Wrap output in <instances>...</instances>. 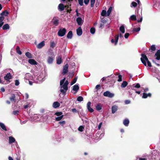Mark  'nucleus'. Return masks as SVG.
<instances>
[{
  "label": "nucleus",
  "instance_id": "nucleus-12",
  "mask_svg": "<svg viewBox=\"0 0 160 160\" xmlns=\"http://www.w3.org/2000/svg\"><path fill=\"white\" fill-rule=\"evenodd\" d=\"M91 102H89L87 104V108L88 111L90 112H92L94 110L91 107Z\"/></svg>",
  "mask_w": 160,
  "mask_h": 160
},
{
  "label": "nucleus",
  "instance_id": "nucleus-21",
  "mask_svg": "<svg viewBox=\"0 0 160 160\" xmlns=\"http://www.w3.org/2000/svg\"><path fill=\"white\" fill-rule=\"evenodd\" d=\"M118 107L116 105L112 106V113H114L118 110Z\"/></svg>",
  "mask_w": 160,
  "mask_h": 160
},
{
  "label": "nucleus",
  "instance_id": "nucleus-5",
  "mask_svg": "<svg viewBox=\"0 0 160 160\" xmlns=\"http://www.w3.org/2000/svg\"><path fill=\"white\" fill-rule=\"evenodd\" d=\"M12 76L10 73H8L4 77L5 80L7 82V83H8L11 82V80L12 78Z\"/></svg>",
  "mask_w": 160,
  "mask_h": 160
},
{
  "label": "nucleus",
  "instance_id": "nucleus-15",
  "mask_svg": "<svg viewBox=\"0 0 160 160\" xmlns=\"http://www.w3.org/2000/svg\"><path fill=\"white\" fill-rule=\"evenodd\" d=\"M154 56L156 57V59L157 60L160 59V50H158L155 54Z\"/></svg>",
  "mask_w": 160,
  "mask_h": 160
},
{
  "label": "nucleus",
  "instance_id": "nucleus-64",
  "mask_svg": "<svg viewBox=\"0 0 160 160\" xmlns=\"http://www.w3.org/2000/svg\"><path fill=\"white\" fill-rule=\"evenodd\" d=\"M125 102L126 104H129L130 103V101L129 100H126L125 101Z\"/></svg>",
  "mask_w": 160,
  "mask_h": 160
},
{
  "label": "nucleus",
  "instance_id": "nucleus-19",
  "mask_svg": "<svg viewBox=\"0 0 160 160\" xmlns=\"http://www.w3.org/2000/svg\"><path fill=\"white\" fill-rule=\"evenodd\" d=\"M45 45V42L44 41H42L41 42L39 43L37 46L38 48L40 49L42 48L43 46Z\"/></svg>",
  "mask_w": 160,
  "mask_h": 160
},
{
  "label": "nucleus",
  "instance_id": "nucleus-33",
  "mask_svg": "<svg viewBox=\"0 0 160 160\" xmlns=\"http://www.w3.org/2000/svg\"><path fill=\"white\" fill-rule=\"evenodd\" d=\"M96 109L98 111H100L102 109V107L100 104H98L96 106Z\"/></svg>",
  "mask_w": 160,
  "mask_h": 160
},
{
  "label": "nucleus",
  "instance_id": "nucleus-20",
  "mask_svg": "<svg viewBox=\"0 0 160 160\" xmlns=\"http://www.w3.org/2000/svg\"><path fill=\"white\" fill-rule=\"evenodd\" d=\"M65 7L64 5L62 3H60L59 4L58 6V10L61 11H63Z\"/></svg>",
  "mask_w": 160,
  "mask_h": 160
},
{
  "label": "nucleus",
  "instance_id": "nucleus-24",
  "mask_svg": "<svg viewBox=\"0 0 160 160\" xmlns=\"http://www.w3.org/2000/svg\"><path fill=\"white\" fill-rule=\"evenodd\" d=\"M4 18L3 16H0V28H1L3 25L4 22L3 20Z\"/></svg>",
  "mask_w": 160,
  "mask_h": 160
},
{
  "label": "nucleus",
  "instance_id": "nucleus-17",
  "mask_svg": "<svg viewBox=\"0 0 160 160\" xmlns=\"http://www.w3.org/2000/svg\"><path fill=\"white\" fill-rule=\"evenodd\" d=\"M76 31L77 34L78 36H80L82 34V31L80 27H79Z\"/></svg>",
  "mask_w": 160,
  "mask_h": 160
},
{
  "label": "nucleus",
  "instance_id": "nucleus-14",
  "mask_svg": "<svg viewBox=\"0 0 160 160\" xmlns=\"http://www.w3.org/2000/svg\"><path fill=\"white\" fill-rule=\"evenodd\" d=\"M76 21L78 25H81L83 23V20L81 18L78 17L76 19Z\"/></svg>",
  "mask_w": 160,
  "mask_h": 160
},
{
  "label": "nucleus",
  "instance_id": "nucleus-11",
  "mask_svg": "<svg viewBox=\"0 0 160 160\" xmlns=\"http://www.w3.org/2000/svg\"><path fill=\"white\" fill-rule=\"evenodd\" d=\"M68 64H66L63 67L62 70V74L63 75L65 74L68 71Z\"/></svg>",
  "mask_w": 160,
  "mask_h": 160
},
{
  "label": "nucleus",
  "instance_id": "nucleus-56",
  "mask_svg": "<svg viewBox=\"0 0 160 160\" xmlns=\"http://www.w3.org/2000/svg\"><path fill=\"white\" fill-rule=\"evenodd\" d=\"M151 50L152 51H154L156 49V47L154 45H152L151 47Z\"/></svg>",
  "mask_w": 160,
  "mask_h": 160
},
{
  "label": "nucleus",
  "instance_id": "nucleus-39",
  "mask_svg": "<svg viewBox=\"0 0 160 160\" xmlns=\"http://www.w3.org/2000/svg\"><path fill=\"white\" fill-rule=\"evenodd\" d=\"M107 12L105 10H103L101 12V15L102 16H107Z\"/></svg>",
  "mask_w": 160,
  "mask_h": 160
},
{
  "label": "nucleus",
  "instance_id": "nucleus-59",
  "mask_svg": "<svg viewBox=\"0 0 160 160\" xmlns=\"http://www.w3.org/2000/svg\"><path fill=\"white\" fill-rule=\"evenodd\" d=\"M101 22L104 24L106 22V20H105L104 18H101Z\"/></svg>",
  "mask_w": 160,
  "mask_h": 160
},
{
  "label": "nucleus",
  "instance_id": "nucleus-48",
  "mask_svg": "<svg viewBox=\"0 0 160 160\" xmlns=\"http://www.w3.org/2000/svg\"><path fill=\"white\" fill-rule=\"evenodd\" d=\"M77 100L79 102H81L83 101V98L81 96H79L77 98Z\"/></svg>",
  "mask_w": 160,
  "mask_h": 160
},
{
  "label": "nucleus",
  "instance_id": "nucleus-47",
  "mask_svg": "<svg viewBox=\"0 0 160 160\" xmlns=\"http://www.w3.org/2000/svg\"><path fill=\"white\" fill-rule=\"evenodd\" d=\"M55 115L56 116L59 117L61 115H62V112H57L55 113Z\"/></svg>",
  "mask_w": 160,
  "mask_h": 160
},
{
  "label": "nucleus",
  "instance_id": "nucleus-2",
  "mask_svg": "<svg viewBox=\"0 0 160 160\" xmlns=\"http://www.w3.org/2000/svg\"><path fill=\"white\" fill-rule=\"evenodd\" d=\"M33 81L38 83H40L43 80V75L41 73H35L34 74Z\"/></svg>",
  "mask_w": 160,
  "mask_h": 160
},
{
  "label": "nucleus",
  "instance_id": "nucleus-55",
  "mask_svg": "<svg viewBox=\"0 0 160 160\" xmlns=\"http://www.w3.org/2000/svg\"><path fill=\"white\" fill-rule=\"evenodd\" d=\"M118 82H121L122 81V76L121 75H119L118 76Z\"/></svg>",
  "mask_w": 160,
  "mask_h": 160
},
{
  "label": "nucleus",
  "instance_id": "nucleus-58",
  "mask_svg": "<svg viewBox=\"0 0 160 160\" xmlns=\"http://www.w3.org/2000/svg\"><path fill=\"white\" fill-rule=\"evenodd\" d=\"M19 111L18 110L14 111L12 112V113L14 115H17L18 114Z\"/></svg>",
  "mask_w": 160,
  "mask_h": 160
},
{
  "label": "nucleus",
  "instance_id": "nucleus-26",
  "mask_svg": "<svg viewBox=\"0 0 160 160\" xmlns=\"http://www.w3.org/2000/svg\"><path fill=\"white\" fill-rule=\"evenodd\" d=\"M129 123V121L128 119H125L123 121V124L126 126H128Z\"/></svg>",
  "mask_w": 160,
  "mask_h": 160
},
{
  "label": "nucleus",
  "instance_id": "nucleus-62",
  "mask_svg": "<svg viewBox=\"0 0 160 160\" xmlns=\"http://www.w3.org/2000/svg\"><path fill=\"white\" fill-rule=\"evenodd\" d=\"M102 122H100L99 125L98 126V129H100L101 127V126H102Z\"/></svg>",
  "mask_w": 160,
  "mask_h": 160
},
{
  "label": "nucleus",
  "instance_id": "nucleus-27",
  "mask_svg": "<svg viewBox=\"0 0 160 160\" xmlns=\"http://www.w3.org/2000/svg\"><path fill=\"white\" fill-rule=\"evenodd\" d=\"M0 127L2 130L5 131H7L6 126L3 123L0 122Z\"/></svg>",
  "mask_w": 160,
  "mask_h": 160
},
{
  "label": "nucleus",
  "instance_id": "nucleus-8",
  "mask_svg": "<svg viewBox=\"0 0 160 160\" xmlns=\"http://www.w3.org/2000/svg\"><path fill=\"white\" fill-rule=\"evenodd\" d=\"M119 38V35H116L115 36V40L113 39H112L111 40V42L112 43H114L115 45H116L117 44L118 39Z\"/></svg>",
  "mask_w": 160,
  "mask_h": 160
},
{
  "label": "nucleus",
  "instance_id": "nucleus-46",
  "mask_svg": "<svg viewBox=\"0 0 160 160\" xmlns=\"http://www.w3.org/2000/svg\"><path fill=\"white\" fill-rule=\"evenodd\" d=\"M77 77H76L71 82V85H72L76 83L77 81Z\"/></svg>",
  "mask_w": 160,
  "mask_h": 160
},
{
  "label": "nucleus",
  "instance_id": "nucleus-7",
  "mask_svg": "<svg viewBox=\"0 0 160 160\" xmlns=\"http://www.w3.org/2000/svg\"><path fill=\"white\" fill-rule=\"evenodd\" d=\"M34 77H33L29 73H27L25 75L24 78L25 80L29 81L30 80H33Z\"/></svg>",
  "mask_w": 160,
  "mask_h": 160
},
{
  "label": "nucleus",
  "instance_id": "nucleus-16",
  "mask_svg": "<svg viewBox=\"0 0 160 160\" xmlns=\"http://www.w3.org/2000/svg\"><path fill=\"white\" fill-rule=\"evenodd\" d=\"M60 106V104L58 102H54L52 104V107L54 108H57Z\"/></svg>",
  "mask_w": 160,
  "mask_h": 160
},
{
  "label": "nucleus",
  "instance_id": "nucleus-37",
  "mask_svg": "<svg viewBox=\"0 0 160 160\" xmlns=\"http://www.w3.org/2000/svg\"><path fill=\"white\" fill-rule=\"evenodd\" d=\"M9 26L8 24H6L4 25L2 27V29L3 30H7L9 29Z\"/></svg>",
  "mask_w": 160,
  "mask_h": 160
},
{
  "label": "nucleus",
  "instance_id": "nucleus-6",
  "mask_svg": "<svg viewBox=\"0 0 160 160\" xmlns=\"http://www.w3.org/2000/svg\"><path fill=\"white\" fill-rule=\"evenodd\" d=\"M103 95L104 96L108 97L110 98H112L114 96V94L111 93L108 91L104 92Z\"/></svg>",
  "mask_w": 160,
  "mask_h": 160
},
{
  "label": "nucleus",
  "instance_id": "nucleus-31",
  "mask_svg": "<svg viewBox=\"0 0 160 160\" xmlns=\"http://www.w3.org/2000/svg\"><path fill=\"white\" fill-rule=\"evenodd\" d=\"M128 84L127 82L124 81L123 82L121 85V87L122 88H124L127 86Z\"/></svg>",
  "mask_w": 160,
  "mask_h": 160
},
{
  "label": "nucleus",
  "instance_id": "nucleus-57",
  "mask_svg": "<svg viewBox=\"0 0 160 160\" xmlns=\"http://www.w3.org/2000/svg\"><path fill=\"white\" fill-rule=\"evenodd\" d=\"M79 4L80 6H82L83 5V0H78Z\"/></svg>",
  "mask_w": 160,
  "mask_h": 160
},
{
  "label": "nucleus",
  "instance_id": "nucleus-28",
  "mask_svg": "<svg viewBox=\"0 0 160 160\" xmlns=\"http://www.w3.org/2000/svg\"><path fill=\"white\" fill-rule=\"evenodd\" d=\"M62 58L61 56H59L57 58V63L58 64H60L62 62Z\"/></svg>",
  "mask_w": 160,
  "mask_h": 160
},
{
  "label": "nucleus",
  "instance_id": "nucleus-41",
  "mask_svg": "<svg viewBox=\"0 0 160 160\" xmlns=\"http://www.w3.org/2000/svg\"><path fill=\"white\" fill-rule=\"evenodd\" d=\"M63 117V115H61L60 116L56 118L55 120L57 121H59Z\"/></svg>",
  "mask_w": 160,
  "mask_h": 160
},
{
  "label": "nucleus",
  "instance_id": "nucleus-42",
  "mask_svg": "<svg viewBox=\"0 0 160 160\" xmlns=\"http://www.w3.org/2000/svg\"><path fill=\"white\" fill-rule=\"evenodd\" d=\"M56 46L54 42H50V47L52 48H53Z\"/></svg>",
  "mask_w": 160,
  "mask_h": 160
},
{
  "label": "nucleus",
  "instance_id": "nucleus-44",
  "mask_svg": "<svg viewBox=\"0 0 160 160\" xmlns=\"http://www.w3.org/2000/svg\"><path fill=\"white\" fill-rule=\"evenodd\" d=\"M133 87L136 88H139L140 87V84L138 83L137 84H133L132 85Z\"/></svg>",
  "mask_w": 160,
  "mask_h": 160
},
{
  "label": "nucleus",
  "instance_id": "nucleus-63",
  "mask_svg": "<svg viewBox=\"0 0 160 160\" xmlns=\"http://www.w3.org/2000/svg\"><path fill=\"white\" fill-rule=\"evenodd\" d=\"M72 111L73 112H78L75 108H72Z\"/></svg>",
  "mask_w": 160,
  "mask_h": 160
},
{
  "label": "nucleus",
  "instance_id": "nucleus-10",
  "mask_svg": "<svg viewBox=\"0 0 160 160\" xmlns=\"http://www.w3.org/2000/svg\"><path fill=\"white\" fill-rule=\"evenodd\" d=\"M54 59V56H49L47 59V62L48 63L51 64L52 63Z\"/></svg>",
  "mask_w": 160,
  "mask_h": 160
},
{
  "label": "nucleus",
  "instance_id": "nucleus-34",
  "mask_svg": "<svg viewBox=\"0 0 160 160\" xmlns=\"http://www.w3.org/2000/svg\"><path fill=\"white\" fill-rule=\"evenodd\" d=\"M9 14L8 12L6 10L4 11H3L2 13H1L0 14V15L1 16H7Z\"/></svg>",
  "mask_w": 160,
  "mask_h": 160
},
{
  "label": "nucleus",
  "instance_id": "nucleus-29",
  "mask_svg": "<svg viewBox=\"0 0 160 160\" xmlns=\"http://www.w3.org/2000/svg\"><path fill=\"white\" fill-rule=\"evenodd\" d=\"M120 32L122 33H124L125 32V29L123 25H122L119 28Z\"/></svg>",
  "mask_w": 160,
  "mask_h": 160
},
{
  "label": "nucleus",
  "instance_id": "nucleus-23",
  "mask_svg": "<svg viewBox=\"0 0 160 160\" xmlns=\"http://www.w3.org/2000/svg\"><path fill=\"white\" fill-rule=\"evenodd\" d=\"M9 144L14 142L15 141V139L12 136H10L9 137Z\"/></svg>",
  "mask_w": 160,
  "mask_h": 160
},
{
  "label": "nucleus",
  "instance_id": "nucleus-54",
  "mask_svg": "<svg viewBox=\"0 0 160 160\" xmlns=\"http://www.w3.org/2000/svg\"><path fill=\"white\" fill-rule=\"evenodd\" d=\"M20 82L18 80H16L15 81V85L16 86L19 85Z\"/></svg>",
  "mask_w": 160,
  "mask_h": 160
},
{
  "label": "nucleus",
  "instance_id": "nucleus-4",
  "mask_svg": "<svg viewBox=\"0 0 160 160\" xmlns=\"http://www.w3.org/2000/svg\"><path fill=\"white\" fill-rule=\"evenodd\" d=\"M66 32V30L65 28H61L58 31V35L59 36L63 37L65 35Z\"/></svg>",
  "mask_w": 160,
  "mask_h": 160
},
{
  "label": "nucleus",
  "instance_id": "nucleus-53",
  "mask_svg": "<svg viewBox=\"0 0 160 160\" xmlns=\"http://www.w3.org/2000/svg\"><path fill=\"white\" fill-rule=\"evenodd\" d=\"M59 123L62 126H63V125L65 124L66 123V122L65 121H60L59 122Z\"/></svg>",
  "mask_w": 160,
  "mask_h": 160
},
{
  "label": "nucleus",
  "instance_id": "nucleus-51",
  "mask_svg": "<svg viewBox=\"0 0 160 160\" xmlns=\"http://www.w3.org/2000/svg\"><path fill=\"white\" fill-rule=\"evenodd\" d=\"M95 0H90V3H91V7H93L94 5L95 2Z\"/></svg>",
  "mask_w": 160,
  "mask_h": 160
},
{
  "label": "nucleus",
  "instance_id": "nucleus-30",
  "mask_svg": "<svg viewBox=\"0 0 160 160\" xmlns=\"http://www.w3.org/2000/svg\"><path fill=\"white\" fill-rule=\"evenodd\" d=\"M15 96L14 94H12L11 96L9 98V99L11 101H16V100L15 99Z\"/></svg>",
  "mask_w": 160,
  "mask_h": 160
},
{
  "label": "nucleus",
  "instance_id": "nucleus-3",
  "mask_svg": "<svg viewBox=\"0 0 160 160\" xmlns=\"http://www.w3.org/2000/svg\"><path fill=\"white\" fill-rule=\"evenodd\" d=\"M142 57L141 58V60L142 63L145 66L147 65L146 62H147L148 66L149 67H151L152 65L151 62L149 61L147 56L144 54H141Z\"/></svg>",
  "mask_w": 160,
  "mask_h": 160
},
{
  "label": "nucleus",
  "instance_id": "nucleus-9",
  "mask_svg": "<svg viewBox=\"0 0 160 160\" xmlns=\"http://www.w3.org/2000/svg\"><path fill=\"white\" fill-rule=\"evenodd\" d=\"M52 23L55 26H57L59 23V20L56 17H54L52 20Z\"/></svg>",
  "mask_w": 160,
  "mask_h": 160
},
{
  "label": "nucleus",
  "instance_id": "nucleus-22",
  "mask_svg": "<svg viewBox=\"0 0 160 160\" xmlns=\"http://www.w3.org/2000/svg\"><path fill=\"white\" fill-rule=\"evenodd\" d=\"M72 37V32L71 31H69L68 33L67 37L68 39H71Z\"/></svg>",
  "mask_w": 160,
  "mask_h": 160
},
{
  "label": "nucleus",
  "instance_id": "nucleus-38",
  "mask_svg": "<svg viewBox=\"0 0 160 160\" xmlns=\"http://www.w3.org/2000/svg\"><path fill=\"white\" fill-rule=\"evenodd\" d=\"M19 49V47L17 46L16 48V52L18 54L21 55L22 54V53Z\"/></svg>",
  "mask_w": 160,
  "mask_h": 160
},
{
  "label": "nucleus",
  "instance_id": "nucleus-49",
  "mask_svg": "<svg viewBox=\"0 0 160 160\" xmlns=\"http://www.w3.org/2000/svg\"><path fill=\"white\" fill-rule=\"evenodd\" d=\"M137 4L136 2H132L131 4V7H135L137 6Z\"/></svg>",
  "mask_w": 160,
  "mask_h": 160
},
{
  "label": "nucleus",
  "instance_id": "nucleus-52",
  "mask_svg": "<svg viewBox=\"0 0 160 160\" xmlns=\"http://www.w3.org/2000/svg\"><path fill=\"white\" fill-rule=\"evenodd\" d=\"M84 128V127L82 126H80L78 128V130L80 132H82Z\"/></svg>",
  "mask_w": 160,
  "mask_h": 160
},
{
  "label": "nucleus",
  "instance_id": "nucleus-35",
  "mask_svg": "<svg viewBox=\"0 0 160 160\" xmlns=\"http://www.w3.org/2000/svg\"><path fill=\"white\" fill-rule=\"evenodd\" d=\"M26 56L28 58H32V54L29 52H27L25 53Z\"/></svg>",
  "mask_w": 160,
  "mask_h": 160
},
{
  "label": "nucleus",
  "instance_id": "nucleus-32",
  "mask_svg": "<svg viewBox=\"0 0 160 160\" xmlns=\"http://www.w3.org/2000/svg\"><path fill=\"white\" fill-rule=\"evenodd\" d=\"M79 89L78 85L76 84L73 86L72 90L75 91H77Z\"/></svg>",
  "mask_w": 160,
  "mask_h": 160
},
{
  "label": "nucleus",
  "instance_id": "nucleus-36",
  "mask_svg": "<svg viewBox=\"0 0 160 160\" xmlns=\"http://www.w3.org/2000/svg\"><path fill=\"white\" fill-rule=\"evenodd\" d=\"M112 10V7H110L107 12V16H109V15H110V14L111 13V12Z\"/></svg>",
  "mask_w": 160,
  "mask_h": 160
},
{
  "label": "nucleus",
  "instance_id": "nucleus-25",
  "mask_svg": "<svg viewBox=\"0 0 160 160\" xmlns=\"http://www.w3.org/2000/svg\"><path fill=\"white\" fill-rule=\"evenodd\" d=\"M151 96V93H148V94H147L145 93H143V96H142V98H147L148 97H150Z\"/></svg>",
  "mask_w": 160,
  "mask_h": 160
},
{
  "label": "nucleus",
  "instance_id": "nucleus-50",
  "mask_svg": "<svg viewBox=\"0 0 160 160\" xmlns=\"http://www.w3.org/2000/svg\"><path fill=\"white\" fill-rule=\"evenodd\" d=\"M130 19L132 20H136V16L135 15H132L131 16Z\"/></svg>",
  "mask_w": 160,
  "mask_h": 160
},
{
  "label": "nucleus",
  "instance_id": "nucleus-61",
  "mask_svg": "<svg viewBox=\"0 0 160 160\" xmlns=\"http://www.w3.org/2000/svg\"><path fill=\"white\" fill-rule=\"evenodd\" d=\"M90 0H84V3L86 5H88Z\"/></svg>",
  "mask_w": 160,
  "mask_h": 160
},
{
  "label": "nucleus",
  "instance_id": "nucleus-45",
  "mask_svg": "<svg viewBox=\"0 0 160 160\" xmlns=\"http://www.w3.org/2000/svg\"><path fill=\"white\" fill-rule=\"evenodd\" d=\"M95 29L94 28L92 27L90 29V32L92 34H94L95 32Z\"/></svg>",
  "mask_w": 160,
  "mask_h": 160
},
{
  "label": "nucleus",
  "instance_id": "nucleus-40",
  "mask_svg": "<svg viewBox=\"0 0 160 160\" xmlns=\"http://www.w3.org/2000/svg\"><path fill=\"white\" fill-rule=\"evenodd\" d=\"M31 106L30 103H29L28 102H27V104L26 105H23V107L25 109H27L28 108H30Z\"/></svg>",
  "mask_w": 160,
  "mask_h": 160
},
{
  "label": "nucleus",
  "instance_id": "nucleus-43",
  "mask_svg": "<svg viewBox=\"0 0 160 160\" xmlns=\"http://www.w3.org/2000/svg\"><path fill=\"white\" fill-rule=\"evenodd\" d=\"M140 30V27H138V28H133L132 29L133 32H138Z\"/></svg>",
  "mask_w": 160,
  "mask_h": 160
},
{
  "label": "nucleus",
  "instance_id": "nucleus-1",
  "mask_svg": "<svg viewBox=\"0 0 160 160\" xmlns=\"http://www.w3.org/2000/svg\"><path fill=\"white\" fill-rule=\"evenodd\" d=\"M65 80L66 78H64L60 81V91L63 94H65L68 89V86L69 83L68 81L66 80L64 83Z\"/></svg>",
  "mask_w": 160,
  "mask_h": 160
},
{
  "label": "nucleus",
  "instance_id": "nucleus-60",
  "mask_svg": "<svg viewBox=\"0 0 160 160\" xmlns=\"http://www.w3.org/2000/svg\"><path fill=\"white\" fill-rule=\"evenodd\" d=\"M129 35V33H126L124 35V37L125 38H127Z\"/></svg>",
  "mask_w": 160,
  "mask_h": 160
},
{
  "label": "nucleus",
  "instance_id": "nucleus-13",
  "mask_svg": "<svg viewBox=\"0 0 160 160\" xmlns=\"http://www.w3.org/2000/svg\"><path fill=\"white\" fill-rule=\"evenodd\" d=\"M31 119L32 121H37L39 120L38 116L37 114H34L33 116L31 117Z\"/></svg>",
  "mask_w": 160,
  "mask_h": 160
},
{
  "label": "nucleus",
  "instance_id": "nucleus-18",
  "mask_svg": "<svg viewBox=\"0 0 160 160\" xmlns=\"http://www.w3.org/2000/svg\"><path fill=\"white\" fill-rule=\"evenodd\" d=\"M28 62L32 65H37V62L33 59H29L28 60Z\"/></svg>",
  "mask_w": 160,
  "mask_h": 160
}]
</instances>
